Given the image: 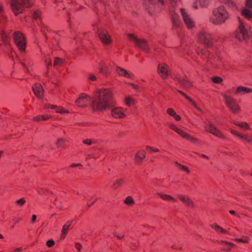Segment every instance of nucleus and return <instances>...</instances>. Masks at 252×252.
I'll list each match as a JSON object with an SVG mask.
<instances>
[{"instance_id": "ea45409f", "label": "nucleus", "mask_w": 252, "mask_h": 252, "mask_svg": "<svg viewBox=\"0 0 252 252\" xmlns=\"http://www.w3.org/2000/svg\"><path fill=\"white\" fill-rule=\"evenodd\" d=\"M235 241L238 243H248L250 241V238L248 236H244L242 238H237Z\"/></svg>"}, {"instance_id": "6ab92c4d", "label": "nucleus", "mask_w": 252, "mask_h": 252, "mask_svg": "<svg viewBox=\"0 0 252 252\" xmlns=\"http://www.w3.org/2000/svg\"><path fill=\"white\" fill-rule=\"evenodd\" d=\"M178 198L183 202V203L189 208H193L194 204L192 200L188 196L182 194L178 195Z\"/></svg>"}, {"instance_id": "f257e3e1", "label": "nucleus", "mask_w": 252, "mask_h": 252, "mask_svg": "<svg viewBox=\"0 0 252 252\" xmlns=\"http://www.w3.org/2000/svg\"><path fill=\"white\" fill-rule=\"evenodd\" d=\"M116 102L113 91L110 89H102L94 93L91 104L94 112H103L111 110V116L115 119H123L126 117L125 109L115 107Z\"/></svg>"}, {"instance_id": "c85d7f7f", "label": "nucleus", "mask_w": 252, "mask_h": 252, "mask_svg": "<svg viewBox=\"0 0 252 252\" xmlns=\"http://www.w3.org/2000/svg\"><path fill=\"white\" fill-rule=\"evenodd\" d=\"M220 244L224 243L228 245V247H223L221 248V250L224 252H228L231 250L232 247H234L235 245L231 242H229L226 241L221 240L220 242Z\"/></svg>"}, {"instance_id": "aec40b11", "label": "nucleus", "mask_w": 252, "mask_h": 252, "mask_svg": "<svg viewBox=\"0 0 252 252\" xmlns=\"http://www.w3.org/2000/svg\"><path fill=\"white\" fill-rule=\"evenodd\" d=\"M116 71L118 75L121 76L131 78L133 76L127 70L119 66L116 67Z\"/></svg>"}, {"instance_id": "f3484780", "label": "nucleus", "mask_w": 252, "mask_h": 252, "mask_svg": "<svg viewBox=\"0 0 252 252\" xmlns=\"http://www.w3.org/2000/svg\"><path fill=\"white\" fill-rule=\"evenodd\" d=\"M32 90L34 94L39 98H41L43 96V89L41 84L35 83L32 86Z\"/></svg>"}, {"instance_id": "052dcab7", "label": "nucleus", "mask_w": 252, "mask_h": 252, "mask_svg": "<svg viewBox=\"0 0 252 252\" xmlns=\"http://www.w3.org/2000/svg\"><path fill=\"white\" fill-rule=\"evenodd\" d=\"M149 2L153 4H155L158 3H161L162 4H163L164 1L163 0H147Z\"/></svg>"}, {"instance_id": "58836bf2", "label": "nucleus", "mask_w": 252, "mask_h": 252, "mask_svg": "<svg viewBox=\"0 0 252 252\" xmlns=\"http://www.w3.org/2000/svg\"><path fill=\"white\" fill-rule=\"evenodd\" d=\"M196 4H198L201 7H206L208 4V1L207 0H195Z\"/></svg>"}, {"instance_id": "4c0bfd02", "label": "nucleus", "mask_w": 252, "mask_h": 252, "mask_svg": "<svg viewBox=\"0 0 252 252\" xmlns=\"http://www.w3.org/2000/svg\"><path fill=\"white\" fill-rule=\"evenodd\" d=\"M63 61L62 59L59 57H56L54 62V66L57 67L61 66L63 64Z\"/></svg>"}, {"instance_id": "f704fd0d", "label": "nucleus", "mask_w": 252, "mask_h": 252, "mask_svg": "<svg viewBox=\"0 0 252 252\" xmlns=\"http://www.w3.org/2000/svg\"><path fill=\"white\" fill-rule=\"evenodd\" d=\"M175 164L180 169L182 170V171L186 172L188 174L190 173V171L187 166L182 165L177 161L175 162Z\"/></svg>"}, {"instance_id": "f8f14e48", "label": "nucleus", "mask_w": 252, "mask_h": 252, "mask_svg": "<svg viewBox=\"0 0 252 252\" xmlns=\"http://www.w3.org/2000/svg\"><path fill=\"white\" fill-rule=\"evenodd\" d=\"M98 36L105 45H108L111 43L112 40L107 31L104 29H98L97 30Z\"/></svg>"}, {"instance_id": "a18cd8bd", "label": "nucleus", "mask_w": 252, "mask_h": 252, "mask_svg": "<svg viewBox=\"0 0 252 252\" xmlns=\"http://www.w3.org/2000/svg\"><path fill=\"white\" fill-rule=\"evenodd\" d=\"M185 138L194 144H195L198 142V140L197 139L191 137L189 134L188 135H185Z\"/></svg>"}, {"instance_id": "774afa93", "label": "nucleus", "mask_w": 252, "mask_h": 252, "mask_svg": "<svg viewBox=\"0 0 252 252\" xmlns=\"http://www.w3.org/2000/svg\"><path fill=\"white\" fill-rule=\"evenodd\" d=\"M231 133L232 134H233V135H235V136H237V137H239V138H240V135H241V133H239L237 132L236 130H231Z\"/></svg>"}, {"instance_id": "8fccbe9b", "label": "nucleus", "mask_w": 252, "mask_h": 252, "mask_svg": "<svg viewBox=\"0 0 252 252\" xmlns=\"http://www.w3.org/2000/svg\"><path fill=\"white\" fill-rule=\"evenodd\" d=\"M175 131L177 132L178 134L180 135L183 138H185V135H188V134L186 133L184 131L182 130L181 129L177 127L175 128Z\"/></svg>"}, {"instance_id": "6e6552de", "label": "nucleus", "mask_w": 252, "mask_h": 252, "mask_svg": "<svg viewBox=\"0 0 252 252\" xmlns=\"http://www.w3.org/2000/svg\"><path fill=\"white\" fill-rule=\"evenodd\" d=\"M197 54L204 60L207 64H214L218 59L215 57L213 54H211L206 49H201L197 51Z\"/></svg>"}, {"instance_id": "5fc2aeb1", "label": "nucleus", "mask_w": 252, "mask_h": 252, "mask_svg": "<svg viewBox=\"0 0 252 252\" xmlns=\"http://www.w3.org/2000/svg\"><path fill=\"white\" fill-rule=\"evenodd\" d=\"M212 81L217 84L221 83L222 82V79L220 77L215 76L212 78Z\"/></svg>"}, {"instance_id": "37998d69", "label": "nucleus", "mask_w": 252, "mask_h": 252, "mask_svg": "<svg viewBox=\"0 0 252 252\" xmlns=\"http://www.w3.org/2000/svg\"><path fill=\"white\" fill-rule=\"evenodd\" d=\"M125 203L128 205H132L134 204V201L131 196L127 197L124 201Z\"/></svg>"}, {"instance_id": "69168bd1", "label": "nucleus", "mask_w": 252, "mask_h": 252, "mask_svg": "<svg viewBox=\"0 0 252 252\" xmlns=\"http://www.w3.org/2000/svg\"><path fill=\"white\" fill-rule=\"evenodd\" d=\"M139 243L138 242H131L130 243L129 246L131 249L136 248L138 246Z\"/></svg>"}, {"instance_id": "7ed1b4c3", "label": "nucleus", "mask_w": 252, "mask_h": 252, "mask_svg": "<svg viewBox=\"0 0 252 252\" xmlns=\"http://www.w3.org/2000/svg\"><path fill=\"white\" fill-rule=\"evenodd\" d=\"M11 7L15 15L17 16L21 13L24 8H30L32 6L30 0H9Z\"/></svg>"}, {"instance_id": "9b49d317", "label": "nucleus", "mask_w": 252, "mask_h": 252, "mask_svg": "<svg viewBox=\"0 0 252 252\" xmlns=\"http://www.w3.org/2000/svg\"><path fill=\"white\" fill-rule=\"evenodd\" d=\"M205 128L206 131L214 134L219 138L221 139H224L225 138L222 133L210 121L206 122L205 126Z\"/></svg>"}, {"instance_id": "13d9d810", "label": "nucleus", "mask_w": 252, "mask_h": 252, "mask_svg": "<svg viewBox=\"0 0 252 252\" xmlns=\"http://www.w3.org/2000/svg\"><path fill=\"white\" fill-rule=\"evenodd\" d=\"M26 202L25 198H22L16 201V204L20 206H23Z\"/></svg>"}, {"instance_id": "7c9ffc66", "label": "nucleus", "mask_w": 252, "mask_h": 252, "mask_svg": "<svg viewBox=\"0 0 252 252\" xmlns=\"http://www.w3.org/2000/svg\"><path fill=\"white\" fill-rule=\"evenodd\" d=\"M52 34H56V36L55 37V44L54 43H53L51 45H49V47L50 48H52V49H54L55 50H58V48H59V42H58V33L57 32H53V33H52Z\"/></svg>"}, {"instance_id": "864d4df0", "label": "nucleus", "mask_w": 252, "mask_h": 252, "mask_svg": "<svg viewBox=\"0 0 252 252\" xmlns=\"http://www.w3.org/2000/svg\"><path fill=\"white\" fill-rule=\"evenodd\" d=\"M175 131L177 132L178 134L180 135L183 138H185V135H188V134L186 133L184 131L182 130L181 129L177 127L175 128Z\"/></svg>"}, {"instance_id": "473e14b6", "label": "nucleus", "mask_w": 252, "mask_h": 252, "mask_svg": "<svg viewBox=\"0 0 252 252\" xmlns=\"http://www.w3.org/2000/svg\"><path fill=\"white\" fill-rule=\"evenodd\" d=\"M126 184L125 181L123 179L117 180L113 184V187L114 189H118L122 185Z\"/></svg>"}, {"instance_id": "393cba45", "label": "nucleus", "mask_w": 252, "mask_h": 252, "mask_svg": "<svg viewBox=\"0 0 252 252\" xmlns=\"http://www.w3.org/2000/svg\"><path fill=\"white\" fill-rule=\"evenodd\" d=\"M72 222V220H69L63 226L62 230V238H64L65 237Z\"/></svg>"}, {"instance_id": "9d476101", "label": "nucleus", "mask_w": 252, "mask_h": 252, "mask_svg": "<svg viewBox=\"0 0 252 252\" xmlns=\"http://www.w3.org/2000/svg\"><path fill=\"white\" fill-rule=\"evenodd\" d=\"M157 72L162 79H166L171 73L168 65L164 63L158 64Z\"/></svg>"}, {"instance_id": "603ef678", "label": "nucleus", "mask_w": 252, "mask_h": 252, "mask_svg": "<svg viewBox=\"0 0 252 252\" xmlns=\"http://www.w3.org/2000/svg\"><path fill=\"white\" fill-rule=\"evenodd\" d=\"M175 131L177 132L178 134L180 135L183 138H185V135H188V134L186 133L184 131L182 130L181 129L177 127L175 128Z\"/></svg>"}, {"instance_id": "338daca9", "label": "nucleus", "mask_w": 252, "mask_h": 252, "mask_svg": "<svg viewBox=\"0 0 252 252\" xmlns=\"http://www.w3.org/2000/svg\"><path fill=\"white\" fill-rule=\"evenodd\" d=\"M246 6L252 8V0H246Z\"/></svg>"}, {"instance_id": "0eeeda50", "label": "nucleus", "mask_w": 252, "mask_h": 252, "mask_svg": "<svg viewBox=\"0 0 252 252\" xmlns=\"http://www.w3.org/2000/svg\"><path fill=\"white\" fill-rule=\"evenodd\" d=\"M223 98L225 104L232 112L237 113L240 111V107L233 97L227 94H224Z\"/></svg>"}, {"instance_id": "a878e982", "label": "nucleus", "mask_w": 252, "mask_h": 252, "mask_svg": "<svg viewBox=\"0 0 252 252\" xmlns=\"http://www.w3.org/2000/svg\"><path fill=\"white\" fill-rule=\"evenodd\" d=\"M167 113L171 116L173 117L176 121L181 120V117L178 115L175 111L171 108H169L167 110Z\"/></svg>"}, {"instance_id": "09e8293b", "label": "nucleus", "mask_w": 252, "mask_h": 252, "mask_svg": "<svg viewBox=\"0 0 252 252\" xmlns=\"http://www.w3.org/2000/svg\"><path fill=\"white\" fill-rule=\"evenodd\" d=\"M175 131L177 132L178 134L180 135L183 138H185V135H188V134L186 133L184 131L182 130L181 129L177 127L175 128Z\"/></svg>"}, {"instance_id": "f03ea898", "label": "nucleus", "mask_w": 252, "mask_h": 252, "mask_svg": "<svg viewBox=\"0 0 252 252\" xmlns=\"http://www.w3.org/2000/svg\"><path fill=\"white\" fill-rule=\"evenodd\" d=\"M229 17V14L222 6L214 8L210 21L214 25H221L224 23Z\"/></svg>"}, {"instance_id": "bb28decb", "label": "nucleus", "mask_w": 252, "mask_h": 252, "mask_svg": "<svg viewBox=\"0 0 252 252\" xmlns=\"http://www.w3.org/2000/svg\"><path fill=\"white\" fill-rule=\"evenodd\" d=\"M212 228L214 229L217 232L222 233V234H226L227 231L224 229L223 228L218 225L217 224L214 223L211 225Z\"/></svg>"}, {"instance_id": "c9c22d12", "label": "nucleus", "mask_w": 252, "mask_h": 252, "mask_svg": "<svg viewBox=\"0 0 252 252\" xmlns=\"http://www.w3.org/2000/svg\"><path fill=\"white\" fill-rule=\"evenodd\" d=\"M235 125H236L241 128L245 129H249L250 128V126L248 125L247 123L245 122L239 123L238 122H236L234 123Z\"/></svg>"}, {"instance_id": "e433bc0d", "label": "nucleus", "mask_w": 252, "mask_h": 252, "mask_svg": "<svg viewBox=\"0 0 252 252\" xmlns=\"http://www.w3.org/2000/svg\"><path fill=\"white\" fill-rule=\"evenodd\" d=\"M56 145L57 148H63L65 145V141L63 138H59L58 139L56 143Z\"/></svg>"}, {"instance_id": "cd10ccee", "label": "nucleus", "mask_w": 252, "mask_h": 252, "mask_svg": "<svg viewBox=\"0 0 252 252\" xmlns=\"http://www.w3.org/2000/svg\"><path fill=\"white\" fill-rule=\"evenodd\" d=\"M240 138L243 140L248 143H252V134H241Z\"/></svg>"}, {"instance_id": "3c124183", "label": "nucleus", "mask_w": 252, "mask_h": 252, "mask_svg": "<svg viewBox=\"0 0 252 252\" xmlns=\"http://www.w3.org/2000/svg\"><path fill=\"white\" fill-rule=\"evenodd\" d=\"M175 131L177 132L178 134L180 135L183 138H185V135H188V134L186 133L184 131L182 130L181 129L177 127L175 128Z\"/></svg>"}, {"instance_id": "4be33fe9", "label": "nucleus", "mask_w": 252, "mask_h": 252, "mask_svg": "<svg viewBox=\"0 0 252 252\" xmlns=\"http://www.w3.org/2000/svg\"><path fill=\"white\" fill-rule=\"evenodd\" d=\"M252 92V89L244 87V86H238L236 89V90L235 92V94H240L241 95H243L246 94H249Z\"/></svg>"}, {"instance_id": "412c9836", "label": "nucleus", "mask_w": 252, "mask_h": 252, "mask_svg": "<svg viewBox=\"0 0 252 252\" xmlns=\"http://www.w3.org/2000/svg\"><path fill=\"white\" fill-rule=\"evenodd\" d=\"M146 157V153L143 150L138 151L135 154L134 160L135 162L137 163H140L142 162V161L143 159Z\"/></svg>"}, {"instance_id": "ddd939ff", "label": "nucleus", "mask_w": 252, "mask_h": 252, "mask_svg": "<svg viewBox=\"0 0 252 252\" xmlns=\"http://www.w3.org/2000/svg\"><path fill=\"white\" fill-rule=\"evenodd\" d=\"M99 72L105 76L110 75L112 68L110 64H108L104 61L100 62L98 65Z\"/></svg>"}, {"instance_id": "de8ad7c7", "label": "nucleus", "mask_w": 252, "mask_h": 252, "mask_svg": "<svg viewBox=\"0 0 252 252\" xmlns=\"http://www.w3.org/2000/svg\"><path fill=\"white\" fill-rule=\"evenodd\" d=\"M146 150L150 153L151 152H158L159 151V149L150 146L146 147Z\"/></svg>"}, {"instance_id": "49530a36", "label": "nucleus", "mask_w": 252, "mask_h": 252, "mask_svg": "<svg viewBox=\"0 0 252 252\" xmlns=\"http://www.w3.org/2000/svg\"><path fill=\"white\" fill-rule=\"evenodd\" d=\"M3 8L0 5V21L1 22H4L6 20V16L2 14Z\"/></svg>"}, {"instance_id": "39448f33", "label": "nucleus", "mask_w": 252, "mask_h": 252, "mask_svg": "<svg viewBox=\"0 0 252 252\" xmlns=\"http://www.w3.org/2000/svg\"><path fill=\"white\" fill-rule=\"evenodd\" d=\"M128 39L134 43L135 45L141 49L146 53H149L150 49L147 41L144 39L138 38L134 34L129 33L127 34Z\"/></svg>"}, {"instance_id": "680f3d73", "label": "nucleus", "mask_w": 252, "mask_h": 252, "mask_svg": "<svg viewBox=\"0 0 252 252\" xmlns=\"http://www.w3.org/2000/svg\"><path fill=\"white\" fill-rule=\"evenodd\" d=\"M56 112L62 114L67 113L62 107H58L56 110Z\"/></svg>"}, {"instance_id": "b1692460", "label": "nucleus", "mask_w": 252, "mask_h": 252, "mask_svg": "<svg viewBox=\"0 0 252 252\" xmlns=\"http://www.w3.org/2000/svg\"><path fill=\"white\" fill-rule=\"evenodd\" d=\"M157 195L158 197H159L160 198H161L162 199L165 200V201L174 202H176V201H177L176 199H175L173 197H172V196H171L170 195H167V194L161 193H157Z\"/></svg>"}, {"instance_id": "e2e57ef3", "label": "nucleus", "mask_w": 252, "mask_h": 252, "mask_svg": "<svg viewBox=\"0 0 252 252\" xmlns=\"http://www.w3.org/2000/svg\"><path fill=\"white\" fill-rule=\"evenodd\" d=\"M55 245V242L53 240H49L46 242V245L48 247H52Z\"/></svg>"}, {"instance_id": "4468645a", "label": "nucleus", "mask_w": 252, "mask_h": 252, "mask_svg": "<svg viewBox=\"0 0 252 252\" xmlns=\"http://www.w3.org/2000/svg\"><path fill=\"white\" fill-rule=\"evenodd\" d=\"M180 11L184 20V22L189 29H191L195 26V23L190 17V15L188 14L185 11L184 8H180Z\"/></svg>"}, {"instance_id": "2f4dec72", "label": "nucleus", "mask_w": 252, "mask_h": 252, "mask_svg": "<svg viewBox=\"0 0 252 252\" xmlns=\"http://www.w3.org/2000/svg\"><path fill=\"white\" fill-rule=\"evenodd\" d=\"M242 14L247 19H251L252 18V12L248 9H244L242 11Z\"/></svg>"}, {"instance_id": "20e7f679", "label": "nucleus", "mask_w": 252, "mask_h": 252, "mask_svg": "<svg viewBox=\"0 0 252 252\" xmlns=\"http://www.w3.org/2000/svg\"><path fill=\"white\" fill-rule=\"evenodd\" d=\"M14 43L21 54L26 53L27 42L24 34L21 32H15L13 34Z\"/></svg>"}, {"instance_id": "423d86ee", "label": "nucleus", "mask_w": 252, "mask_h": 252, "mask_svg": "<svg viewBox=\"0 0 252 252\" xmlns=\"http://www.w3.org/2000/svg\"><path fill=\"white\" fill-rule=\"evenodd\" d=\"M198 42L204 45L206 47L210 48L213 45V39L211 34L205 31H201L197 35Z\"/></svg>"}, {"instance_id": "6e6d98bb", "label": "nucleus", "mask_w": 252, "mask_h": 252, "mask_svg": "<svg viewBox=\"0 0 252 252\" xmlns=\"http://www.w3.org/2000/svg\"><path fill=\"white\" fill-rule=\"evenodd\" d=\"M41 16V11L39 10H36L33 13V18L34 19L37 20L40 18Z\"/></svg>"}, {"instance_id": "1a4fd4ad", "label": "nucleus", "mask_w": 252, "mask_h": 252, "mask_svg": "<svg viewBox=\"0 0 252 252\" xmlns=\"http://www.w3.org/2000/svg\"><path fill=\"white\" fill-rule=\"evenodd\" d=\"M175 79L183 89H189L193 87V82L187 76H182L177 74Z\"/></svg>"}, {"instance_id": "0e129e2a", "label": "nucleus", "mask_w": 252, "mask_h": 252, "mask_svg": "<svg viewBox=\"0 0 252 252\" xmlns=\"http://www.w3.org/2000/svg\"><path fill=\"white\" fill-rule=\"evenodd\" d=\"M45 30H46L47 31H49V28L48 27H45V28H43L41 29V32H43V34H44L45 37L47 38H48V35H47V33L45 32Z\"/></svg>"}, {"instance_id": "4d7b16f0", "label": "nucleus", "mask_w": 252, "mask_h": 252, "mask_svg": "<svg viewBox=\"0 0 252 252\" xmlns=\"http://www.w3.org/2000/svg\"><path fill=\"white\" fill-rule=\"evenodd\" d=\"M88 79L91 81H95L97 80V77L94 74L89 73L88 75Z\"/></svg>"}, {"instance_id": "2eb2a0df", "label": "nucleus", "mask_w": 252, "mask_h": 252, "mask_svg": "<svg viewBox=\"0 0 252 252\" xmlns=\"http://www.w3.org/2000/svg\"><path fill=\"white\" fill-rule=\"evenodd\" d=\"M240 24L237 31L235 37L239 40H245L248 37L247 31L245 28L242 22L240 20Z\"/></svg>"}, {"instance_id": "c03bdc74", "label": "nucleus", "mask_w": 252, "mask_h": 252, "mask_svg": "<svg viewBox=\"0 0 252 252\" xmlns=\"http://www.w3.org/2000/svg\"><path fill=\"white\" fill-rule=\"evenodd\" d=\"M97 199L98 198L95 196L90 198L87 203V206L88 207H91L97 201Z\"/></svg>"}, {"instance_id": "5701e85b", "label": "nucleus", "mask_w": 252, "mask_h": 252, "mask_svg": "<svg viewBox=\"0 0 252 252\" xmlns=\"http://www.w3.org/2000/svg\"><path fill=\"white\" fill-rule=\"evenodd\" d=\"M177 92H178L180 94H181L182 96H183L187 100H188L189 102L191 103V104L193 105V106L198 111L201 112V109L199 108L196 104L194 102V101L188 95H187L185 93H184L183 92L179 90H177Z\"/></svg>"}, {"instance_id": "bf43d9fd", "label": "nucleus", "mask_w": 252, "mask_h": 252, "mask_svg": "<svg viewBox=\"0 0 252 252\" xmlns=\"http://www.w3.org/2000/svg\"><path fill=\"white\" fill-rule=\"evenodd\" d=\"M226 5L232 8H236V4L232 0H228Z\"/></svg>"}, {"instance_id": "72a5a7b5", "label": "nucleus", "mask_w": 252, "mask_h": 252, "mask_svg": "<svg viewBox=\"0 0 252 252\" xmlns=\"http://www.w3.org/2000/svg\"><path fill=\"white\" fill-rule=\"evenodd\" d=\"M124 102L126 105L129 107L131 105L134 104V100L130 96H126L125 98Z\"/></svg>"}, {"instance_id": "c756f323", "label": "nucleus", "mask_w": 252, "mask_h": 252, "mask_svg": "<svg viewBox=\"0 0 252 252\" xmlns=\"http://www.w3.org/2000/svg\"><path fill=\"white\" fill-rule=\"evenodd\" d=\"M51 118L49 115H38L33 118V121L35 122H40L41 121H47Z\"/></svg>"}, {"instance_id": "a211bd4d", "label": "nucleus", "mask_w": 252, "mask_h": 252, "mask_svg": "<svg viewBox=\"0 0 252 252\" xmlns=\"http://www.w3.org/2000/svg\"><path fill=\"white\" fill-rule=\"evenodd\" d=\"M171 16L173 28H179L181 25V21L178 15L174 12L171 11Z\"/></svg>"}, {"instance_id": "79ce46f5", "label": "nucleus", "mask_w": 252, "mask_h": 252, "mask_svg": "<svg viewBox=\"0 0 252 252\" xmlns=\"http://www.w3.org/2000/svg\"><path fill=\"white\" fill-rule=\"evenodd\" d=\"M83 143L86 144L88 146H91L93 144H95L96 143L95 140H92L91 139H86L83 140Z\"/></svg>"}, {"instance_id": "a19ab883", "label": "nucleus", "mask_w": 252, "mask_h": 252, "mask_svg": "<svg viewBox=\"0 0 252 252\" xmlns=\"http://www.w3.org/2000/svg\"><path fill=\"white\" fill-rule=\"evenodd\" d=\"M1 37L3 43L7 44L9 42V37L4 32H2L1 33Z\"/></svg>"}, {"instance_id": "dca6fc26", "label": "nucleus", "mask_w": 252, "mask_h": 252, "mask_svg": "<svg viewBox=\"0 0 252 252\" xmlns=\"http://www.w3.org/2000/svg\"><path fill=\"white\" fill-rule=\"evenodd\" d=\"M90 99V97L88 94L85 93H81L76 100L75 103L79 107H85Z\"/></svg>"}]
</instances>
